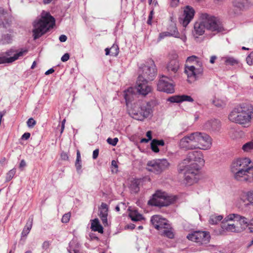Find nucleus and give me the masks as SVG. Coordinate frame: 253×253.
Here are the masks:
<instances>
[{"mask_svg":"<svg viewBox=\"0 0 253 253\" xmlns=\"http://www.w3.org/2000/svg\"><path fill=\"white\" fill-rule=\"evenodd\" d=\"M129 188L131 192L137 193L139 190L138 183L137 180H133L131 181Z\"/></svg>","mask_w":253,"mask_h":253,"instance_id":"4c0bfd02","label":"nucleus"},{"mask_svg":"<svg viewBox=\"0 0 253 253\" xmlns=\"http://www.w3.org/2000/svg\"><path fill=\"white\" fill-rule=\"evenodd\" d=\"M253 117V107L247 103L241 104L235 107L228 116L230 121L242 125H248Z\"/></svg>","mask_w":253,"mask_h":253,"instance_id":"7ed1b4c3","label":"nucleus"},{"mask_svg":"<svg viewBox=\"0 0 253 253\" xmlns=\"http://www.w3.org/2000/svg\"><path fill=\"white\" fill-rule=\"evenodd\" d=\"M151 222L153 226L160 232L165 228H168V221L160 215H153L151 219Z\"/></svg>","mask_w":253,"mask_h":253,"instance_id":"a211bd4d","label":"nucleus"},{"mask_svg":"<svg viewBox=\"0 0 253 253\" xmlns=\"http://www.w3.org/2000/svg\"><path fill=\"white\" fill-rule=\"evenodd\" d=\"M151 112L150 102H138L134 104L133 107L129 111V113L133 119L143 121L151 115Z\"/></svg>","mask_w":253,"mask_h":253,"instance_id":"39448f33","label":"nucleus"},{"mask_svg":"<svg viewBox=\"0 0 253 253\" xmlns=\"http://www.w3.org/2000/svg\"><path fill=\"white\" fill-rule=\"evenodd\" d=\"M75 166L77 169V171L79 173L82 172V162H76Z\"/></svg>","mask_w":253,"mask_h":253,"instance_id":"3c124183","label":"nucleus"},{"mask_svg":"<svg viewBox=\"0 0 253 253\" xmlns=\"http://www.w3.org/2000/svg\"><path fill=\"white\" fill-rule=\"evenodd\" d=\"M156 160L157 163L154 164L158 165L159 168L158 170H160V173L167 169L169 166V163L166 159H156Z\"/></svg>","mask_w":253,"mask_h":253,"instance_id":"bb28decb","label":"nucleus"},{"mask_svg":"<svg viewBox=\"0 0 253 253\" xmlns=\"http://www.w3.org/2000/svg\"><path fill=\"white\" fill-rule=\"evenodd\" d=\"M168 228H165L162 230L160 233L161 235L166 236L169 238L172 239L174 237V234L171 230L170 225L169 224Z\"/></svg>","mask_w":253,"mask_h":253,"instance_id":"e433bc0d","label":"nucleus"},{"mask_svg":"<svg viewBox=\"0 0 253 253\" xmlns=\"http://www.w3.org/2000/svg\"><path fill=\"white\" fill-rule=\"evenodd\" d=\"M153 14H154V10H152L150 12V14H149V15L148 17V19L152 20L153 18Z\"/></svg>","mask_w":253,"mask_h":253,"instance_id":"69168bd1","label":"nucleus"},{"mask_svg":"<svg viewBox=\"0 0 253 253\" xmlns=\"http://www.w3.org/2000/svg\"><path fill=\"white\" fill-rule=\"evenodd\" d=\"M169 101L171 102L176 103H179L183 101L192 102L194 101V100L190 96L182 95L170 97L169 98Z\"/></svg>","mask_w":253,"mask_h":253,"instance_id":"b1692460","label":"nucleus"},{"mask_svg":"<svg viewBox=\"0 0 253 253\" xmlns=\"http://www.w3.org/2000/svg\"><path fill=\"white\" fill-rule=\"evenodd\" d=\"M246 62L249 65H253V51L247 57Z\"/></svg>","mask_w":253,"mask_h":253,"instance_id":"49530a36","label":"nucleus"},{"mask_svg":"<svg viewBox=\"0 0 253 253\" xmlns=\"http://www.w3.org/2000/svg\"><path fill=\"white\" fill-rule=\"evenodd\" d=\"M179 3V0H171L170 5L172 7L176 6Z\"/></svg>","mask_w":253,"mask_h":253,"instance_id":"6e6d98bb","label":"nucleus"},{"mask_svg":"<svg viewBox=\"0 0 253 253\" xmlns=\"http://www.w3.org/2000/svg\"><path fill=\"white\" fill-rule=\"evenodd\" d=\"M242 149L245 152H250L253 150V139L244 144Z\"/></svg>","mask_w":253,"mask_h":253,"instance_id":"ea45409f","label":"nucleus"},{"mask_svg":"<svg viewBox=\"0 0 253 253\" xmlns=\"http://www.w3.org/2000/svg\"><path fill=\"white\" fill-rule=\"evenodd\" d=\"M108 206L105 203H102L99 208V216L103 224L105 226L108 225L107 221Z\"/></svg>","mask_w":253,"mask_h":253,"instance_id":"4be33fe9","label":"nucleus"},{"mask_svg":"<svg viewBox=\"0 0 253 253\" xmlns=\"http://www.w3.org/2000/svg\"><path fill=\"white\" fill-rule=\"evenodd\" d=\"M181 149L185 150L197 149L194 132L189 133L182 138L179 142Z\"/></svg>","mask_w":253,"mask_h":253,"instance_id":"4468645a","label":"nucleus"},{"mask_svg":"<svg viewBox=\"0 0 253 253\" xmlns=\"http://www.w3.org/2000/svg\"><path fill=\"white\" fill-rule=\"evenodd\" d=\"M16 173V169H13L10 170L7 173L6 175V181H10L14 176Z\"/></svg>","mask_w":253,"mask_h":253,"instance_id":"37998d69","label":"nucleus"},{"mask_svg":"<svg viewBox=\"0 0 253 253\" xmlns=\"http://www.w3.org/2000/svg\"><path fill=\"white\" fill-rule=\"evenodd\" d=\"M221 59L224 62L226 65L234 66L238 65L240 63L238 59L230 56L222 57Z\"/></svg>","mask_w":253,"mask_h":253,"instance_id":"c85d7f7f","label":"nucleus"},{"mask_svg":"<svg viewBox=\"0 0 253 253\" xmlns=\"http://www.w3.org/2000/svg\"><path fill=\"white\" fill-rule=\"evenodd\" d=\"M217 56L215 55H212L211 57L210 62L211 64H214L215 63V60L217 59Z\"/></svg>","mask_w":253,"mask_h":253,"instance_id":"13d9d810","label":"nucleus"},{"mask_svg":"<svg viewBox=\"0 0 253 253\" xmlns=\"http://www.w3.org/2000/svg\"><path fill=\"white\" fill-rule=\"evenodd\" d=\"M33 224V219H29L21 233L22 237H26L29 233Z\"/></svg>","mask_w":253,"mask_h":253,"instance_id":"473e14b6","label":"nucleus"},{"mask_svg":"<svg viewBox=\"0 0 253 253\" xmlns=\"http://www.w3.org/2000/svg\"><path fill=\"white\" fill-rule=\"evenodd\" d=\"M230 214L226 215L223 220L221 221L220 227L222 232H233L239 233L241 231L242 229L240 227L237 226L235 223H231V221H235V220H229L226 219Z\"/></svg>","mask_w":253,"mask_h":253,"instance_id":"dca6fc26","label":"nucleus"},{"mask_svg":"<svg viewBox=\"0 0 253 253\" xmlns=\"http://www.w3.org/2000/svg\"><path fill=\"white\" fill-rule=\"evenodd\" d=\"M154 163H157L156 160H153L149 161L147 164L146 169L149 171L152 172L156 174H160V170H158V167L157 165Z\"/></svg>","mask_w":253,"mask_h":253,"instance_id":"cd10ccee","label":"nucleus"},{"mask_svg":"<svg viewBox=\"0 0 253 253\" xmlns=\"http://www.w3.org/2000/svg\"><path fill=\"white\" fill-rule=\"evenodd\" d=\"M36 124V122L32 118L29 119L27 122V126L30 128L33 127Z\"/></svg>","mask_w":253,"mask_h":253,"instance_id":"8fccbe9b","label":"nucleus"},{"mask_svg":"<svg viewBox=\"0 0 253 253\" xmlns=\"http://www.w3.org/2000/svg\"><path fill=\"white\" fill-rule=\"evenodd\" d=\"M175 200L174 197L169 195L167 193L158 190L151 199L148 201V204L157 206L165 207L169 205Z\"/></svg>","mask_w":253,"mask_h":253,"instance_id":"423d86ee","label":"nucleus"},{"mask_svg":"<svg viewBox=\"0 0 253 253\" xmlns=\"http://www.w3.org/2000/svg\"><path fill=\"white\" fill-rule=\"evenodd\" d=\"M5 14V12L4 9L2 7H0V27H2L6 29H8L10 27V23L8 22H6L4 23L3 21V19L4 18V16Z\"/></svg>","mask_w":253,"mask_h":253,"instance_id":"f704fd0d","label":"nucleus"},{"mask_svg":"<svg viewBox=\"0 0 253 253\" xmlns=\"http://www.w3.org/2000/svg\"><path fill=\"white\" fill-rule=\"evenodd\" d=\"M146 136L148 137V140H150L152 139V132H151V131H148L146 132Z\"/></svg>","mask_w":253,"mask_h":253,"instance_id":"052dcab7","label":"nucleus"},{"mask_svg":"<svg viewBox=\"0 0 253 253\" xmlns=\"http://www.w3.org/2000/svg\"><path fill=\"white\" fill-rule=\"evenodd\" d=\"M91 228L92 230L98 231L100 233H102L103 232V227L99 223V220L97 218H95L92 220Z\"/></svg>","mask_w":253,"mask_h":253,"instance_id":"2f4dec72","label":"nucleus"},{"mask_svg":"<svg viewBox=\"0 0 253 253\" xmlns=\"http://www.w3.org/2000/svg\"><path fill=\"white\" fill-rule=\"evenodd\" d=\"M133 88L130 87L125 92L124 96L126 99V104L127 105L128 103L131 101L133 94H132Z\"/></svg>","mask_w":253,"mask_h":253,"instance_id":"58836bf2","label":"nucleus"},{"mask_svg":"<svg viewBox=\"0 0 253 253\" xmlns=\"http://www.w3.org/2000/svg\"><path fill=\"white\" fill-rule=\"evenodd\" d=\"M246 197L250 204L253 206V190L247 192L246 193Z\"/></svg>","mask_w":253,"mask_h":253,"instance_id":"79ce46f5","label":"nucleus"},{"mask_svg":"<svg viewBox=\"0 0 253 253\" xmlns=\"http://www.w3.org/2000/svg\"><path fill=\"white\" fill-rule=\"evenodd\" d=\"M157 69L153 60H149L146 64L140 67L139 76H142L143 80H153L156 75Z\"/></svg>","mask_w":253,"mask_h":253,"instance_id":"f8f14e48","label":"nucleus"},{"mask_svg":"<svg viewBox=\"0 0 253 253\" xmlns=\"http://www.w3.org/2000/svg\"><path fill=\"white\" fill-rule=\"evenodd\" d=\"M249 158H238L234 159L230 166V170L234 178L237 181L251 182L253 180V166Z\"/></svg>","mask_w":253,"mask_h":253,"instance_id":"f257e3e1","label":"nucleus"},{"mask_svg":"<svg viewBox=\"0 0 253 253\" xmlns=\"http://www.w3.org/2000/svg\"><path fill=\"white\" fill-rule=\"evenodd\" d=\"M111 49V55L113 56H116L119 53V47L117 45L113 44V46L110 48Z\"/></svg>","mask_w":253,"mask_h":253,"instance_id":"c03bdc74","label":"nucleus"},{"mask_svg":"<svg viewBox=\"0 0 253 253\" xmlns=\"http://www.w3.org/2000/svg\"><path fill=\"white\" fill-rule=\"evenodd\" d=\"M165 144L164 141L163 140H157L154 139L152 140L151 143V148L152 151L155 153L159 152V146H164Z\"/></svg>","mask_w":253,"mask_h":253,"instance_id":"7c9ffc66","label":"nucleus"},{"mask_svg":"<svg viewBox=\"0 0 253 253\" xmlns=\"http://www.w3.org/2000/svg\"><path fill=\"white\" fill-rule=\"evenodd\" d=\"M233 4L234 7L243 10L252 5V3L249 0H234Z\"/></svg>","mask_w":253,"mask_h":253,"instance_id":"393cba45","label":"nucleus"},{"mask_svg":"<svg viewBox=\"0 0 253 253\" xmlns=\"http://www.w3.org/2000/svg\"><path fill=\"white\" fill-rule=\"evenodd\" d=\"M26 166V162L24 160L21 161L19 164V168H22Z\"/></svg>","mask_w":253,"mask_h":253,"instance_id":"e2e57ef3","label":"nucleus"},{"mask_svg":"<svg viewBox=\"0 0 253 253\" xmlns=\"http://www.w3.org/2000/svg\"><path fill=\"white\" fill-rule=\"evenodd\" d=\"M70 56L68 53L64 54V62L67 61L69 59Z\"/></svg>","mask_w":253,"mask_h":253,"instance_id":"338daca9","label":"nucleus"},{"mask_svg":"<svg viewBox=\"0 0 253 253\" xmlns=\"http://www.w3.org/2000/svg\"><path fill=\"white\" fill-rule=\"evenodd\" d=\"M158 89L168 93H172L174 92V84L169 78L163 76L158 84Z\"/></svg>","mask_w":253,"mask_h":253,"instance_id":"2eb2a0df","label":"nucleus"},{"mask_svg":"<svg viewBox=\"0 0 253 253\" xmlns=\"http://www.w3.org/2000/svg\"><path fill=\"white\" fill-rule=\"evenodd\" d=\"M195 14V10L193 7L190 6H186L184 9L183 18L180 19V22L183 27L186 26L190 23L193 18Z\"/></svg>","mask_w":253,"mask_h":253,"instance_id":"6ab92c4d","label":"nucleus"},{"mask_svg":"<svg viewBox=\"0 0 253 253\" xmlns=\"http://www.w3.org/2000/svg\"><path fill=\"white\" fill-rule=\"evenodd\" d=\"M229 220H236L239 222L241 226L247 227L250 225L249 219L245 216L236 213H231L226 219Z\"/></svg>","mask_w":253,"mask_h":253,"instance_id":"aec40b11","label":"nucleus"},{"mask_svg":"<svg viewBox=\"0 0 253 253\" xmlns=\"http://www.w3.org/2000/svg\"><path fill=\"white\" fill-rule=\"evenodd\" d=\"M54 72V70L53 68H50V69L46 71L45 73V75H48L50 74L53 73Z\"/></svg>","mask_w":253,"mask_h":253,"instance_id":"680f3d73","label":"nucleus"},{"mask_svg":"<svg viewBox=\"0 0 253 253\" xmlns=\"http://www.w3.org/2000/svg\"><path fill=\"white\" fill-rule=\"evenodd\" d=\"M98 154H99V150L98 149L94 150L93 152V154H92L93 159H96L98 157Z\"/></svg>","mask_w":253,"mask_h":253,"instance_id":"5fc2aeb1","label":"nucleus"},{"mask_svg":"<svg viewBox=\"0 0 253 253\" xmlns=\"http://www.w3.org/2000/svg\"><path fill=\"white\" fill-rule=\"evenodd\" d=\"M71 217V213L68 212L66 214H64V223H67L69 222L70 218Z\"/></svg>","mask_w":253,"mask_h":253,"instance_id":"603ef678","label":"nucleus"},{"mask_svg":"<svg viewBox=\"0 0 253 253\" xmlns=\"http://www.w3.org/2000/svg\"><path fill=\"white\" fill-rule=\"evenodd\" d=\"M12 40V36L9 34L4 35L2 36L1 39V42L2 44L9 43Z\"/></svg>","mask_w":253,"mask_h":253,"instance_id":"a19ab883","label":"nucleus"},{"mask_svg":"<svg viewBox=\"0 0 253 253\" xmlns=\"http://www.w3.org/2000/svg\"><path fill=\"white\" fill-rule=\"evenodd\" d=\"M49 245L50 243L49 242L45 241L43 243L42 247L43 249L46 250L48 248Z\"/></svg>","mask_w":253,"mask_h":253,"instance_id":"4d7b16f0","label":"nucleus"},{"mask_svg":"<svg viewBox=\"0 0 253 253\" xmlns=\"http://www.w3.org/2000/svg\"><path fill=\"white\" fill-rule=\"evenodd\" d=\"M137 84V90L140 94L146 96L152 91V87L148 84V81L143 80L142 76H138Z\"/></svg>","mask_w":253,"mask_h":253,"instance_id":"f3484780","label":"nucleus"},{"mask_svg":"<svg viewBox=\"0 0 253 253\" xmlns=\"http://www.w3.org/2000/svg\"><path fill=\"white\" fill-rule=\"evenodd\" d=\"M169 32L171 37L180 39L184 42H186L187 38L185 33L184 32H182L180 34L175 25H173L170 26V29H169Z\"/></svg>","mask_w":253,"mask_h":253,"instance_id":"5701e85b","label":"nucleus"},{"mask_svg":"<svg viewBox=\"0 0 253 253\" xmlns=\"http://www.w3.org/2000/svg\"><path fill=\"white\" fill-rule=\"evenodd\" d=\"M186 238L198 245H206L210 243L211 235L209 232L202 230L194 231L189 233Z\"/></svg>","mask_w":253,"mask_h":253,"instance_id":"1a4fd4ad","label":"nucleus"},{"mask_svg":"<svg viewBox=\"0 0 253 253\" xmlns=\"http://www.w3.org/2000/svg\"><path fill=\"white\" fill-rule=\"evenodd\" d=\"M107 142L110 145L112 146H116L117 142H118V138L115 137L114 138H108L107 139Z\"/></svg>","mask_w":253,"mask_h":253,"instance_id":"de8ad7c7","label":"nucleus"},{"mask_svg":"<svg viewBox=\"0 0 253 253\" xmlns=\"http://www.w3.org/2000/svg\"><path fill=\"white\" fill-rule=\"evenodd\" d=\"M223 218L222 215L214 214L210 216L209 222L211 225H216L221 221Z\"/></svg>","mask_w":253,"mask_h":253,"instance_id":"c9c22d12","label":"nucleus"},{"mask_svg":"<svg viewBox=\"0 0 253 253\" xmlns=\"http://www.w3.org/2000/svg\"><path fill=\"white\" fill-rule=\"evenodd\" d=\"M27 52V49H22L19 51H15L13 49L8 50L5 53L0 54V64L12 63L25 55Z\"/></svg>","mask_w":253,"mask_h":253,"instance_id":"ddd939ff","label":"nucleus"},{"mask_svg":"<svg viewBox=\"0 0 253 253\" xmlns=\"http://www.w3.org/2000/svg\"><path fill=\"white\" fill-rule=\"evenodd\" d=\"M30 135L31 134L29 132H25L22 135L21 138L22 139L27 140L30 138Z\"/></svg>","mask_w":253,"mask_h":253,"instance_id":"864d4df0","label":"nucleus"},{"mask_svg":"<svg viewBox=\"0 0 253 253\" xmlns=\"http://www.w3.org/2000/svg\"><path fill=\"white\" fill-rule=\"evenodd\" d=\"M129 216L131 219L134 221H140L143 219L142 215L136 210L130 211L129 213Z\"/></svg>","mask_w":253,"mask_h":253,"instance_id":"72a5a7b5","label":"nucleus"},{"mask_svg":"<svg viewBox=\"0 0 253 253\" xmlns=\"http://www.w3.org/2000/svg\"><path fill=\"white\" fill-rule=\"evenodd\" d=\"M212 103L215 106L218 107H222L225 105V102L219 99L214 100H213Z\"/></svg>","mask_w":253,"mask_h":253,"instance_id":"a18cd8bd","label":"nucleus"},{"mask_svg":"<svg viewBox=\"0 0 253 253\" xmlns=\"http://www.w3.org/2000/svg\"><path fill=\"white\" fill-rule=\"evenodd\" d=\"M179 170L184 171V180L186 183L192 185L197 182L199 179V170L198 166L195 165V168L181 163L179 166Z\"/></svg>","mask_w":253,"mask_h":253,"instance_id":"0eeeda50","label":"nucleus"},{"mask_svg":"<svg viewBox=\"0 0 253 253\" xmlns=\"http://www.w3.org/2000/svg\"><path fill=\"white\" fill-rule=\"evenodd\" d=\"M177 55H175L173 59L170 60L167 66V69L170 74H175L178 71L179 68L178 60L176 59Z\"/></svg>","mask_w":253,"mask_h":253,"instance_id":"412c9836","label":"nucleus"},{"mask_svg":"<svg viewBox=\"0 0 253 253\" xmlns=\"http://www.w3.org/2000/svg\"><path fill=\"white\" fill-rule=\"evenodd\" d=\"M220 126V122L217 120H211L207 122L205 127L207 129L217 130Z\"/></svg>","mask_w":253,"mask_h":253,"instance_id":"c756f323","label":"nucleus"},{"mask_svg":"<svg viewBox=\"0 0 253 253\" xmlns=\"http://www.w3.org/2000/svg\"><path fill=\"white\" fill-rule=\"evenodd\" d=\"M250 227H249V229L251 232H253V218L250 221Z\"/></svg>","mask_w":253,"mask_h":253,"instance_id":"bf43d9fd","label":"nucleus"},{"mask_svg":"<svg viewBox=\"0 0 253 253\" xmlns=\"http://www.w3.org/2000/svg\"><path fill=\"white\" fill-rule=\"evenodd\" d=\"M181 163L191 166L193 168H195V165H196L198 166V169L200 170L201 167L204 166L205 164L203 154L200 151L189 152L186 158Z\"/></svg>","mask_w":253,"mask_h":253,"instance_id":"6e6552de","label":"nucleus"},{"mask_svg":"<svg viewBox=\"0 0 253 253\" xmlns=\"http://www.w3.org/2000/svg\"><path fill=\"white\" fill-rule=\"evenodd\" d=\"M197 149L208 150L212 146V139L206 133L196 131L194 132Z\"/></svg>","mask_w":253,"mask_h":253,"instance_id":"9d476101","label":"nucleus"},{"mask_svg":"<svg viewBox=\"0 0 253 253\" xmlns=\"http://www.w3.org/2000/svg\"><path fill=\"white\" fill-rule=\"evenodd\" d=\"M184 73L187 75L188 82L192 83L203 75L204 66L185 65Z\"/></svg>","mask_w":253,"mask_h":253,"instance_id":"9b49d317","label":"nucleus"},{"mask_svg":"<svg viewBox=\"0 0 253 253\" xmlns=\"http://www.w3.org/2000/svg\"><path fill=\"white\" fill-rule=\"evenodd\" d=\"M201 21L196 22L194 26V33L196 35H202L206 28L214 34L223 31V28L220 21L214 16L207 13H202L200 16Z\"/></svg>","mask_w":253,"mask_h":253,"instance_id":"f03ea898","label":"nucleus"},{"mask_svg":"<svg viewBox=\"0 0 253 253\" xmlns=\"http://www.w3.org/2000/svg\"><path fill=\"white\" fill-rule=\"evenodd\" d=\"M111 165L113 167H114L115 168H118L117 163L116 161L113 160L111 162Z\"/></svg>","mask_w":253,"mask_h":253,"instance_id":"0e129e2a","label":"nucleus"},{"mask_svg":"<svg viewBox=\"0 0 253 253\" xmlns=\"http://www.w3.org/2000/svg\"><path fill=\"white\" fill-rule=\"evenodd\" d=\"M127 228L128 229H133L135 228V225L134 224H133L127 225Z\"/></svg>","mask_w":253,"mask_h":253,"instance_id":"774afa93","label":"nucleus"},{"mask_svg":"<svg viewBox=\"0 0 253 253\" xmlns=\"http://www.w3.org/2000/svg\"><path fill=\"white\" fill-rule=\"evenodd\" d=\"M171 37L170 35L169 32H164L161 33L159 34L158 40L159 41H161V40L164 39L165 37Z\"/></svg>","mask_w":253,"mask_h":253,"instance_id":"09e8293b","label":"nucleus"},{"mask_svg":"<svg viewBox=\"0 0 253 253\" xmlns=\"http://www.w3.org/2000/svg\"><path fill=\"white\" fill-rule=\"evenodd\" d=\"M54 24V18L48 13L43 11L41 18L36 20L33 24V32L34 39L41 37L50 28H53Z\"/></svg>","mask_w":253,"mask_h":253,"instance_id":"20e7f679","label":"nucleus"},{"mask_svg":"<svg viewBox=\"0 0 253 253\" xmlns=\"http://www.w3.org/2000/svg\"><path fill=\"white\" fill-rule=\"evenodd\" d=\"M185 65H195L196 66H202L203 65V63L198 57L192 55L187 58Z\"/></svg>","mask_w":253,"mask_h":253,"instance_id":"a878e982","label":"nucleus"}]
</instances>
